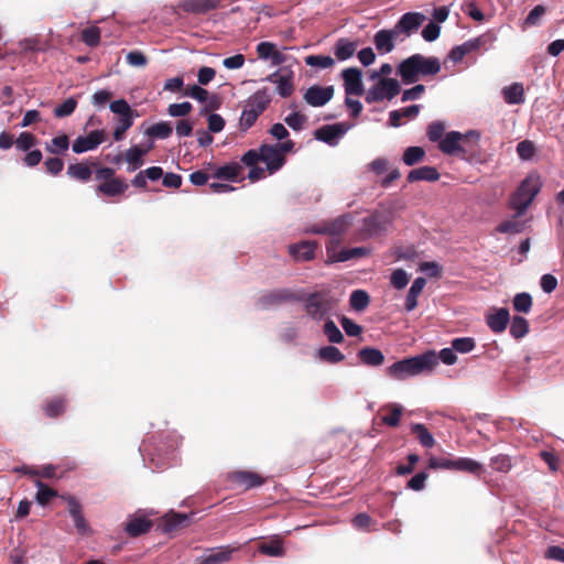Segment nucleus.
Listing matches in <instances>:
<instances>
[{
    "mask_svg": "<svg viewBox=\"0 0 564 564\" xmlns=\"http://www.w3.org/2000/svg\"><path fill=\"white\" fill-rule=\"evenodd\" d=\"M323 332L330 343H340L344 339L340 329L330 319L324 324Z\"/></svg>",
    "mask_w": 564,
    "mask_h": 564,
    "instance_id": "56",
    "label": "nucleus"
},
{
    "mask_svg": "<svg viewBox=\"0 0 564 564\" xmlns=\"http://www.w3.org/2000/svg\"><path fill=\"white\" fill-rule=\"evenodd\" d=\"M67 175L76 181L86 183L91 178V169L83 162L69 164L67 167Z\"/></svg>",
    "mask_w": 564,
    "mask_h": 564,
    "instance_id": "36",
    "label": "nucleus"
},
{
    "mask_svg": "<svg viewBox=\"0 0 564 564\" xmlns=\"http://www.w3.org/2000/svg\"><path fill=\"white\" fill-rule=\"evenodd\" d=\"M76 107H77V100L74 97H69L65 101H63L61 105L55 107L54 116L56 118L68 117L75 111Z\"/></svg>",
    "mask_w": 564,
    "mask_h": 564,
    "instance_id": "55",
    "label": "nucleus"
},
{
    "mask_svg": "<svg viewBox=\"0 0 564 564\" xmlns=\"http://www.w3.org/2000/svg\"><path fill=\"white\" fill-rule=\"evenodd\" d=\"M46 173L57 176L64 169V161L57 156L47 158L44 162Z\"/></svg>",
    "mask_w": 564,
    "mask_h": 564,
    "instance_id": "62",
    "label": "nucleus"
},
{
    "mask_svg": "<svg viewBox=\"0 0 564 564\" xmlns=\"http://www.w3.org/2000/svg\"><path fill=\"white\" fill-rule=\"evenodd\" d=\"M429 466L432 469L464 471L478 477L484 473V466L469 457H431Z\"/></svg>",
    "mask_w": 564,
    "mask_h": 564,
    "instance_id": "6",
    "label": "nucleus"
},
{
    "mask_svg": "<svg viewBox=\"0 0 564 564\" xmlns=\"http://www.w3.org/2000/svg\"><path fill=\"white\" fill-rule=\"evenodd\" d=\"M349 126L343 122L325 124L314 131V137L328 145H337L339 140L348 132Z\"/></svg>",
    "mask_w": 564,
    "mask_h": 564,
    "instance_id": "12",
    "label": "nucleus"
},
{
    "mask_svg": "<svg viewBox=\"0 0 564 564\" xmlns=\"http://www.w3.org/2000/svg\"><path fill=\"white\" fill-rule=\"evenodd\" d=\"M399 36L394 28L391 30H380L375 34L373 43L379 53L387 54L393 51Z\"/></svg>",
    "mask_w": 564,
    "mask_h": 564,
    "instance_id": "21",
    "label": "nucleus"
},
{
    "mask_svg": "<svg viewBox=\"0 0 564 564\" xmlns=\"http://www.w3.org/2000/svg\"><path fill=\"white\" fill-rule=\"evenodd\" d=\"M276 93L283 98H288L294 93L293 73L291 70L279 79L276 84Z\"/></svg>",
    "mask_w": 564,
    "mask_h": 564,
    "instance_id": "47",
    "label": "nucleus"
},
{
    "mask_svg": "<svg viewBox=\"0 0 564 564\" xmlns=\"http://www.w3.org/2000/svg\"><path fill=\"white\" fill-rule=\"evenodd\" d=\"M258 551L261 554L273 556V557H281L284 556L285 550L283 547V542L279 538L271 539L270 541L261 542L258 545Z\"/></svg>",
    "mask_w": 564,
    "mask_h": 564,
    "instance_id": "33",
    "label": "nucleus"
},
{
    "mask_svg": "<svg viewBox=\"0 0 564 564\" xmlns=\"http://www.w3.org/2000/svg\"><path fill=\"white\" fill-rule=\"evenodd\" d=\"M502 96L509 105H520L524 101V89L522 84L513 83L502 89Z\"/></svg>",
    "mask_w": 564,
    "mask_h": 564,
    "instance_id": "34",
    "label": "nucleus"
},
{
    "mask_svg": "<svg viewBox=\"0 0 564 564\" xmlns=\"http://www.w3.org/2000/svg\"><path fill=\"white\" fill-rule=\"evenodd\" d=\"M421 111L420 105H411L401 109L392 110L389 113L390 126L398 128L402 126V118L414 119Z\"/></svg>",
    "mask_w": 564,
    "mask_h": 564,
    "instance_id": "25",
    "label": "nucleus"
},
{
    "mask_svg": "<svg viewBox=\"0 0 564 564\" xmlns=\"http://www.w3.org/2000/svg\"><path fill=\"white\" fill-rule=\"evenodd\" d=\"M82 41L89 47H96L100 43V29L98 26H89L82 31Z\"/></svg>",
    "mask_w": 564,
    "mask_h": 564,
    "instance_id": "50",
    "label": "nucleus"
},
{
    "mask_svg": "<svg viewBox=\"0 0 564 564\" xmlns=\"http://www.w3.org/2000/svg\"><path fill=\"white\" fill-rule=\"evenodd\" d=\"M35 485L37 487V492H36L35 498H36V501L39 505L46 506L51 501V499H53L54 497L57 496V491L55 489L50 488L41 480H36Z\"/></svg>",
    "mask_w": 564,
    "mask_h": 564,
    "instance_id": "46",
    "label": "nucleus"
},
{
    "mask_svg": "<svg viewBox=\"0 0 564 564\" xmlns=\"http://www.w3.org/2000/svg\"><path fill=\"white\" fill-rule=\"evenodd\" d=\"M333 307V300L326 292L312 293L305 300L306 313L314 319L324 318Z\"/></svg>",
    "mask_w": 564,
    "mask_h": 564,
    "instance_id": "8",
    "label": "nucleus"
},
{
    "mask_svg": "<svg viewBox=\"0 0 564 564\" xmlns=\"http://www.w3.org/2000/svg\"><path fill=\"white\" fill-rule=\"evenodd\" d=\"M260 149L261 162L265 163L267 171L270 174H274L285 164L286 159L275 144H262Z\"/></svg>",
    "mask_w": 564,
    "mask_h": 564,
    "instance_id": "13",
    "label": "nucleus"
},
{
    "mask_svg": "<svg viewBox=\"0 0 564 564\" xmlns=\"http://www.w3.org/2000/svg\"><path fill=\"white\" fill-rule=\"evenodd\" d=\"M479 43H480L479 39L467 41V42L463 43L462 45L453 47L451 50L448 56L455 63L460 62L466 54H468L470 51L477 48L479 46Z\"/></svg>",
    "mask_w": 564,
    "mask_h": 564,
    "instance_id": "40",
    "label": "nucleus"
},
{
    "mask_svg": "<svg viewBox=\"0 0 564 564\" xmlns=\"http://www.w3.org/2000/svg\"><path fill=\"white\" fill-rule=\"evenodd\" d=\"M153 523L142 513H135L130 517L126 523L124 531L132 538L145 534L151 530Z\"/></svg>",
    "mask_w": 564,
    "mask_h": 564,
    "instance_id": "20",
    "label": "nucleus"
},
{
    "mask_svg": "<svg viewBox=\"0 0 564 564\" xmlns=\"http://www.w3.org/2000/svg\"><path fill=\"white\" fill-rule=\"evenodd\" d=\"M463 140V133L457 131H451L440 141L438 148L445 154H454L462 150L460 141Z\"/></svg>",
    "mask_w": 564,
    "mask_h": 564,
    "instance_id": "27",
    "label": "nucleus"
},
{
    "mask_svg": "<svg viewBox=\"0 0 564 564\" xmlns=\"http://www.w3.org/2000/svg\"><path fill=\"white\" fill-rule=\"evenodd\" d=\"M535 153V147L533 142L529 140L521 141L517 144V154L521 160L528 161L533 158Z\"/></svg>",
    "mask_w": 564,
    "mask_h": 564,
    "instance_id": "60",
    "label": "nucleus"
},
{
    "mask_svg": "<svg viewBox=\"0 0 564 564\" xmlns=\"http://www.w3.org/2000/svg\"><path fill=\"white\" fill-rule=\"evenodd\" d=\"M344 86H345V105L352 111V67L343 70Z\"/></svg>",
    "mask_w": 564,
    "mask_h": 564,
    "instance_id": "51",
    "label": "nucleus"
},
{
    "mask_svg": "<svg viewBox=\"0 0 564 564\" xmlns=\"http://www.w3.org/2000/svg\"><path fill=\"white\" fill-rule=\"evenodd\" d=\"M285 123L295 131H301L307 121V117L301 112H292L284 118Z\"/></svg>",
    "mask_w": 564,
    "mask_h": 564,
    "instance_id": "59",
    "label": "nucleus"
},
{
    "mask_svg": "<svg viewBox=\"0 0 564 564\" xmlns=\"http://www.w3.org/2000/svg\"><path fill=\"white\" fill-rule=\"evenodd\" d=\"M441 68L442 65L437 57L416 53L398 65L397 74L401 77L403 84L410 85L416 83L420 77L438 74Z\"/></svg>",
    "mask_w": 564,
    "mask_h": 564,
    "instance_id": "2",
    "label": "nucleus"
},
{
    "mask_svg": "<svg viewBox=\"0 0 564 564\" xmlns=\"http://www.w3.org/2000/svg\"><path fill=\"white\" fill-rule=\"evenodd\" d=\"M542 186L541 177L536 173L529 174L510 197V207L516 212L514 217L525 214L529 206L539 194Z\"/></svg>",
    "mask_w": 564,
    "mask_h": 564,
    "instance_id": "4",
    "label": "nucleus"
},
{
    "mask_svg": "<svg viewBox=\"0 0 564 564\" xmlns=\"http://www.w3.org/2000/svg\"><path fill=\"white\" fill-rule=\"evenodd\" d=\"M411 432L417 437L421 445L431 448L435 444L434 436L429 432L426 426L422 423H414L411 425Z\"/></svg>",
    "mask_w": 564,
    "mask_h": 564,
    "instance_id": "41",
    "label": "nucleus"
},
{
    "mask_svg": "<svg viewBox=\"0 0 564 564\" xmlns=\"http://www.w3.org/2000/svg\"><path fill=\"white\" fill-rule=\"evenodd\" d=\"M357 355L360 361L366 366L378 367L384 361L383 354L379 349L372 347H365L360 349Z\"/></svg>",
    "mask_w": 564,
    "mask_h": 564,
    "instance_id": "32",
    "label": "nucleus"
},
{
    "mask_svg": "<svg viewBox=\"0 0 564 564\" xmlns=\"http://www.w3.org/2000/svg\"><path fill=\"white\" fill-rule=\"evenodd\" d=\"M186 513L170 512L162 518L161 528L165 533L173 532L180 528L186 527L188 523Z\"/></svg>",
    "mask_w": 564,
    "mask_h": 564,
    "instance_id": "24",
    "label": "nucleus"
},
{
    "mask_svg": "<svg viewBox=\"0 0 564 564\" xmlns=\"http://www.w3.org/2000/svg\"><path fill=\"white\" fill-rule=\"evenodd\" d=\"M42 408L47 417L55 419L64 414L66 400L63 397H53L46 400Z\"/></svg>",
    "mask_w": 564,
    "mask_h": 564,
    "instance_id": "31",
    "label": "nucleus"
},
{
    "mask_svg": "<svg viewBox=\"0 0 564 564\" xmlns=\"http://www.w3.org/2000/svg\"><path fill=\"white\" fill-rule=\"evenodd\" d=\"M436 351L427 350L421 355L404 358L392 364L387 373L397 380H404L421 373H430L437 367Z\"/></svg>",
    "mask_w": 564,
    "mask_h": 564,
    "instance_id": "3",
    "label": "nucleus"
},
{
    "mask_svg": "<svg viewBox=\"0 0 564 564\" xmlns=\"http://www.w3.org/2000/svg\"><path fill=\"white\" fill-rule=\"evenodd\" d=\"M316 248V241L304 240L299 243L290 245L289 252L296 261H310L314 259Z\"/></svg>",
    "mask_w": 564,
    "mask_h": 564,
    "instance_id": "22",
    "label": "nucleus"
},
{
    "mask_svg": "<svg viewBox=\"0 0 564 564\" xmlns=\"http://www.w3.org/2000/svg\"><path fill=\"white\" fill-rule=\"evenodd\" d=\"M518 217L505 220L497 226V231L501 234H519L523 231L525 223L518 220Z\"/></svg>",
    "mask_w": 564,
    "mask_h": 564,
    "instance_id": "48",
    "label": "nucleus"
},
{
    "mask_svg": "<svg viewBox=\"0 0 564 564\" xmlns=\"http://www.w3.org/2000/svg\"><path fill=\"white\" fill-rule=\"evenodd\" d=\"M228 480L236 489L243 491L257 488L265 482V478L258 473L250 470H235L228 475Z\"/></svg>",
    "mask_w": 564,
    "mask_h": 564,
    "instance_id": "10",
    "label": "nucleus"
},
{
    "mask_svg": "<svg viewBox=\"0 0 564 564\" xmlns=\"http://www.w3.org/2000/svg\"><path fill=\"white\" fill-rule=\"evenodd\" d=\"M386 409L390 410V412L386 415H382V423L392 427L398 426L403 412L402 405L398 403H391L388 404Z\"/></svg>",
    "mask_w": 564,
    "mask_h": 564,
    "instance_id": "44",
    "label": "nucleus"
},
{
    "mask_svg": "<svg viewBox=\"0 0 564 564\" xmlns=\"http://www.w3.org/2000/svg\"><path fill=\"white\" fill-rule=\"evenodd\" d=\"M509 323L510 313L506 307L495 308L486 315L487 326L496 334L505 332Z\"/></svg>",
    "mask_w": 564,
    "mask_h": 564,
    "instance_id": "18",
    "label": "nucleus"
},
{
    "mask_svg": "<svg viewBox=\"0 0 564 564\" xmlns=\"http://www.w3.org/2000/svg\"><path fill=\"white\" fill-rule=\"evenodd\" d=\"M425 285L426 280L422 276H419L413 281L405 297V310L408 312H412L417 306V297Z\"/></svg>",
    "mask_w": 564,
    "mask_h": 564,
    "instance_id": "29",
    "label": "nucleus"
},
{
    "mask_svg": "<svg viewBox=\"0 0 564 564\" xmlns=\"http://www.w3.org/2000/svg\"><path fill=\"white\" fill-rule=\"evenodd\" d=\"M335 55L339 61L352 56V42L347 39H339L335 45Z\"/></svg>",
    "mask_w": 564,
    "mask_h": 564,
    "instance_id": "54",
    "label": "nucleus"
},
{
    "mask_svg": "<svg viewBox=\"0 0 564 564\" xmlns=\"http://www.w3.org/2000/svg\"><path fill=\"white\" fill-rule=\"evenodd\" d=\"M271 102V96L268 88H262L252 94L245 102L243 110L239 120L240 130H249L262 115Z\"/></svg>",
    "mask_w": 564,
    "mask_h": 564,
    "instance_id": "5",
    "label": "nucleus"
},
{
    "mask_svg": "<svg viewBox=\"0 0 564 564\" xmlns=\"http://www.w3.org/2000/svg\"><path fill=\"white\" fill-rule=\"evenodd\" d=\"M440 178V173L434 166H421L410 171L406 176L408 182L413 183L417 181L435 182Z\"/></svg>",
    "mask_w": 564,
    "mask_h": 564,
    "instance_id": "28",
    "label": "nucleus"
},
{
    "mask_svg": "<svg viewBox=\"0 0 564 564\" xmlns=\"http://www.w3.org/2000/svg\"><path fill=\"white\" fill-rule=\"evenodd\" d=\"M178 7L186 13L205 14L223 6L221 0H182Z\"/></svg>",
    "mask_w": 564,
    "mask_h": 564,
    "instance_id": "16",
    "label": "nucleus"
},
{
    "mask_svg": "<svg viewBox=\"0 0 564 564\" xmlns=\"http://www.w3.org/2000/svg\"><path fill=\"white\" fill-rule=\"evenodd\" d=\"M334 95L332 86H312L304 94V100L313 107H322L327 104Z\"/></svg>",
    "mask_w": 564,
    "mask_h": 564,
    "instance_id": "15",
    "label": "nucleus"
},
{
    "mask_svg": "<svg viewBox=\"0 0 564 564\" xmlns=\"http://www.w3.org/2000/svg\"><path fill=\"white\" fill-rule=\"evenodd\" d=\"M173 132V128L170 122L167 121H161L158 123L152 124L145 131V133L151 138L156 139H166L169 138Z\"/></svg>",
    "mask_w": 564,
    "mask_h": 564,
    "instance_id": "43",
    "label": "nucleus"
},
{
    "mask_svg": "<svg viewBox=\"0 0 564 564\" xmlns=\"http://www.w3.org/2000/svg\"><path fill=\"white\" fill-rule=\"evenodd\" d=\"M305 63L312 67L328 68L334 65V59L326 55H308L305 57Z\"/></svg>",
    "mask_w": 564,
    "mask_h": 564,
    "instance_id": "57",
    "label": "nucleus"
},
{
    "mask_svg": "<svg viewBox=\"0 0 564 564\" xmlns=\"http://www.w3.org/2000/svg\"><path fill=\"white\" fill-rule=\"evenodd\" d=\"M65 499L68 503V512L74 520V524L76 527L77 532L80 535L89 534L91 532V530L83 514V510H82V506H80L79 501L73 496H68Z\"/></svg>",
    "mask_w": 564,
    "mask_h": 564,
    "instance_id": "17",
    "label": "nucleus"
},
{
    "mask_svg": "<svg viewBox=\"0 0 564 564\" xmlns=\"http://www.w3.org/2000/svg\"><path fill=\"white\" fill-rule=\"evenodd\" d=\"M68 148L69 138L65 133L54 137L51 142L45 143V151L54 155L64 154Z\"/></svg>",
    "mask_w": 564,
    "mask_h": 564,
    "instance_id": "38",
    "label": "nucleus"
},
{
    "mask_svg": "<svg viewBox=\"0 0 564 564\" xmlns=\"http://www.w3.org/2000/svg\"><path fill=\"white\" fill-rule=\"evenodd\" d=\"M236 549L229 546H221L218 549H213L210 552L202 557L200 564H220L228 561L231 556V553Z\"/></svg>",
    "mask_w": 564,
    "mask_h": 564,
    "instance_id": "30",
    "label": "nucleus"
},
{
    "mask_svg": "<svg viewBox=\"0 0 564 564\" xmlns=\"http://www.w3.org/2000/svg\"><path fill=\"white\" fill-rule=\"evenodd\" d=\"M15 147L18 150L26 152L37 144V139L31 132H21L15 140Z\"/></svg>",
    "mask_w": 564,
    "mask_h": 564,
    "instance_id": "52",
    "label": "nucleus"
},
{
    "mask_svg": "<svg viewBox=\"0 0 564 564\" xmlns=\"http://www.w3.org/2000/svg\"><path fill=\"white\" fill-rule=\"evenodd\" d=\"M529 333V323L528 321L520 315H516L511 319L510 324V335L516 339H521L527 336Z\"/></svg>",
    "mask_w": 564,
    "mask_h": 564,
    "instance_id": "42",
    "label": "nucleus"
},
{
    "mask_svg": "<svg viewBox=\"0 0 564 564\" xmlns=\"http://www.w3.org/2000/svg\"><path fill=\"white\" fill-rule=\"evenodd\" d=\"M453 349L459 354H468L476 347V341L473 337H458L452 340Z\"/></svg>",
    "mask_w": 564,
    "mask_h": 564,
    "instance_id": "53",
    "label": "nucleus"
},
{
    "mask_svg": "<svg viewBox=\"0 0 564 564\" xmlns=\"http://www.w3.org/2000/svg\"><path fill=\"white\" fill-rule=\"evenodd\" d=\"M119 123L113 131V138L116 141L122 139L124 132L133 124V115L119 117Z\"/></svg>",
    "mask_w": 564,
    "mask_h": 564,
    "instance_id": "61",
    "label": "nucleus"
},
{
    "mask_svg": "<svg viewBox=\"0 0 564 564\" xmlns=\"http://www.w3.org/2000/svg\"><path fill=\"white\" fill-rule=\"evenodd\" d=\"M348 227L347 215H341L332 221H323L307 228L311 234L329 235L330 240L327 245V256L330 262L346 261L352 258V249H343L337 251L340 245V235Z\"/></svg>",
    "mask_w": 564,
    "mask_h": 564,
    "instance_id": "1",
    "label": "nucleus"
},
{
    "mask_svg": "<svg viewBox=\"0 0 564 564\" xmlns=\"http://www.w3.org/2000/svg\"><path fill=\"white\" fill-rule=\"evenodd\" d=\"M242 172V167L239 163L232 162L230 164L220 166L214 173L215 178L235 181Z\"/></svg>",
    "mask_w": 564,
    "mask_h": 564,
    "instance_id": "39",
    "label": "nucleus"
},
{
    "mask_svg": "<svg viewBox=\"0 0 564 564\" xmlns=\"http://www.w3.org/2000/svg\"><path fill=\"white\" fill-rule=\"evenodd\" d=\"M258 57L261 59H270L272 65H281L286 62V56L276 50L272 42H260L256 47Z\"/></svg>",
    "mask_w": 564,
    "mask_h": 564,
    "instance_id": "23",
    "label": "nucleus"
},
{
    "mask_svg": "<svg viewBox=\"0 0 564 564\" xmlns=\"http://www.w3.org/2000/svg\"><path fill=\"white\" fill-rule=\"evenodd\" d=\"M409 283V275L403 269H397L391 274V284L397 290H402Z\"/></svg>",
    "mask_w": 564,
    "mask_h": 564,
    "instance_id": "63",
    "label": "nucleus"
},
{
    "mask_svg": "<svg viewBox=\"0 0 564 564\" xmlns=\"http://www.w3.org/2000/svg\"><path fill=\"white\" fill-rule=\"evenodd\" d=\"M293 300H296V296L291 290H272L261 294L258 297L256 305L261 310H270Z\"/></svg>",
    "mask_w": 564,
    "mask_h": 564,
    "instance_id": "11",
    "label": "nucleus"
},
{
    "mask_svg": "<svg viewBox=\"0 0 564 564\" xmlns=\"http://www.w3.org/2000/svg\"><path fill=\"white\" fill-rule=\"evenodd\" d=\"M425 156V151L422 147H409L404 150L402 161L408 166H413L421 162Z\"/></svg>",
    "mask_w": 564,
    "mask_h": 564,
    "instance_id": "45",
    "label": "nucleus"
},
{
    "mask_svg": "<svg viewBox=\"0 0 564 564\" xmlns=\"http://www.w3.org/2000/svg\"><path fill=\"white\" fill-rule=\"evenodd\" d=\"M424 20L425 15L423 13L408 12L401 17L394 29L398 31L399 35L404 33L405 36H409L411 32L417 30L421 26Z\"/></svg>",
    "mask_w": 564,
    "mask_h": 564,
    "instance_id": "19",
    "label": "nucleus"
},
{
    "mask_svg": "<svg viewBox=\"0 0 564 564\" xmlns=\"http://www.w3.org/2000/svg\"><path fill=\"white\" fill-rule=\"evenodd\" d=\"M151 145L142 149L138 145L131 147L126 153V160L130 164L129 171H134L143 165V156L150 151Z\"/></svg>",
    "mask_w": 564,
    "mask_h": 564,
    "instance_id": "37",
    "label": "nucleus"
},
{
    "mask_svg": "<svg viewBox=\"0 0 564 564\" xmlns=\"http://www.w3.org/2000/svg\"><path fill=\"white\" fill-rule=\"evenodd\" d=\"M128 184L119 177H115L108 182H101L97 188V193H101L105 196L115 197L123 194L128 189Z\"/></svg>",
    "mask_w": 564,
    "mask_h": 564,
    "instance_id": "26",
    "label": "nucleus"
},
{
    "mask_svg": "<svg viewBox=\"0 0 564 564\" xmlns=\"http://www.w3.org/2000/svg\"><path fill=\"white\" fill-rule=\"evenodd\" d=\"M400 84L394 78H380L367 93V101L391 100L400 93Z\"/></svg>",
    "mask_w": 564,
    "mask_h": 564,
    "instance_id": "9",
    "label": "nucleus"
},
{
    "mask_svg": "<svg viewBox=\"0 0 564 564\" xmlns=\"http://www.w3.org/2000/svg\"><path fill=\"white\" fill-rule=\"evenodd\" d=\"M392 223V212L390 209H378L365 217L358 229V236L361 239L380 235L388 230Z\"/></svg>",
    "mask_w": 564,
    "mask_h": 564,
    "instance_id": "7",
    "label": "nucleus"
},
{
    "mask_svg": "<svg viewBox=\"0 0 564 564\" xmlns=\"http://www.w3.org/2000/svg\"><path fill=\"white\" fill-rule=\"evenodd\" d=\"M105 141L104 130H94L85 137H78L73 142V151L77 154L96 149Z\"/></svg>",
    "mask_w": 564,
    "mask_h": 564,
    "instance_id": "14",
    "label": "nucleus"
},
{
    "mask_svg": "<svg viewBox=\"0 0 564 564\" xmlns=\"http://www.w3.org/2000/svg\"><path fill=\"white\" fill-rule=\"evenodd\" d=\"M512 304L517 312L529 313L532 308V296L527 292L517 293Z\"/></svg>",
    "mask_w": 564,
    "mask_h": 564,
    "instance_id": "49",
    "label": "nucleus"
},
{
    "mask_svg": "<svg viewBox=\"0 0 564 564\" xmlns=\"http://www.w3.org/2000/svg\"><path fill=\"white\" fill-rule=\"evenodd\" d=\"M316 358L322 362L338 364L345 359V356L335 346H324L316 351Z\"/></svg>",
    "mask_w": 564,
    "mask_h": 564,
    "instance_id": "35",
    "label": "nucleus"
},
{
    "mask_svg": "<svg viewBox=\"0 0 564 564\" xmlns=\"http://www.w3.org/2000/svg\"><path fill=\"white\" fill-rule=\"evenodd\" d=\"M490 466L497 471L508 473L512 467L511 458L503 454L494 456L490 459Z\"/></svg>",
    "mask_w": 564,
    "mask_h": 564,
    "instance_id": "58",
    "label": "nucleus"
},
{
    "mask_svg": "<svg viewBox=\"0 0 564 564\" xmlns=\"http://www.w3.org/2000/svg\"><path fill=\"white\" fill-rule=\"evenodd\" d=\"M445 127L441 121H433L427 128V138L432 142H440L443 138Z\"/></svg>",
    "mask_w": 564,
    "mask_h": 564,
    "instance_id": "64",
    "label": "nucleus"
}]
</instances>
